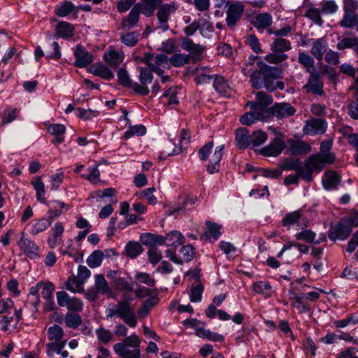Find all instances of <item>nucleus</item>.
<instances>
[{
    "instance_id": "nucleus-1",
    "label": "nucleus",
    "mask_w": 358,
    "mask_h": 358,
    "mask_svg": "<svg viewBox=\"0 0 358 358\" xmlns=\"http://www.w3.org/2000/svg\"><path fill=\"white\" fill-rule=\"evenodd\" d=\"M258 70L250 74V82L252 87L260 89L262 86L268 92H273L277 89L283 90L284 83L275 81L282 78V70L275 66H270L260 62L257 63Z\"/></svg>"
},
{
    "instance_id": "nucleus-2",
    "label": "nucleus",
    "mask_w": 358,
    "mask_h": 358,
    "mask_svg": "<svg viewBox=\"0 0 358 358\" xmlns=\"http://www.w3.org/2000/svg\"><path fill=\"white\" fill-rule=\"evenodd\" d=\"M292 48L291 43L283 38H275L271 44L272 52L268 54L264 59L271 64H277L285 61L287 55L284 52Z\"/></svg>"
},
{
    "instance_id": "nucleus-3",
    "label": "nucleus",
    "mask_w": 358,
    "mask_h": 358,
    "mask_svg": "<svg viewBox=\"0 0 358 358\" xmlns=\"http://www.w3.org/2000/svg\"><path fill=\"white\" fill-rule=\"evenodd\" d=\"M154 12V10L141 0L134 6L128 16L122 20L121 25L124 29H130L137 24L140 17V13L146 17H151L153 15Z\"/></svg>"
},
{
    "instance_id": "nucleus-4",
    "label": "nucleus",
    "mask_w": 358,
    "mask_h": 358,
    "mask_svg": "<svg viewBox=\"0 0 358 358\" xmlns=\"http://www.w3.org/2000/svg\"><path fill=\"white\" fill-rule=\"evenodd\" d=\"M133 300L131 297L124 296L123 300L118 302L115 305L118 317L122 319L129 327H134L137 324V319L135 315V311L131 306V301Z\"/></svg>"
},
{
    "instance_id": "nucleus-5",
    "label": "nucleus",
    "mask_w": 358,
    "mask_h": 358,
    "mask_svg": "<svg viewBox=\"0 0 358 358\" xmlns=\"http://www.w3.org/2000/svg\"><path fill=\"white\" fill-rule=\"evenodd\" d=\"M90 276V271L86 266L80 265L78 268V275H71L66 282V288L71 292H83V285Z\"/></svg>"
},
{
    "instance_id": "nucleus-6",
    "label": "nucleus",
    "mask_w": 358,
    "mask_h": 358,
    "mask_svg": "<svg viewBox=\"0 0 358 358\" xmlns=\"http://www.w3.org/2000/svg\"><path fill=\"white\" fill-rule=\"evenodd\" d=\"M141 340L136 335L133 334L125 338L123 343H118L113 347L114 351L120 356H131V353L139 350Z\"/></svg>"
},
{
    "instance_id": "nucleus-7",
    "label": "nucleus",
    "mask_w": 358,
    "mask_h": 358,
    "mask_svg": "<svg viewBox=\"0 0 358 358\" xmlns=\"http://www.w3.org/2000/svg\"><path fill=\"white\" fill-rule=\"evenodd\" d=\"M138 70L140 73L138 77L140 84L134 83L133 90L138 94L147 95L150 92L147 85L152 82L153 76L152 72L153 71L149 67H139Z\"/></svg>"
},
{
    "instance_id": "nucleus-8",
    "label": "nucleus",
    "mask_w": 358,
    "mask_h": 358,
    "mask_svg": "<svg viewBox=\"0 0 358 358\" xmlns=\"http://www.w3.org/2000/svg\"><path fill=\"white\" fill-rule=\"evenodd\" d=\"M296 112L293 106L287 103H278L274 104L272 107L265 110L266 119H270L275 116L278 119L285 118L292 116Z\"/></svg>"
},
{
    "instance_id": "nucleus-9",
    "label": "nucleus",
    "mask_w": 358,
    "mask_h": 358,
    "mask_svg": "<svg viewBox=\"0 0 358 358\" xmlns=\"http://www.w3.org/2000/svg\"><path fill=\"white\" fill-rule=\"evenodd\" d=\"M147 66L153 72H155L159 76H162L164 73V71L159 68L160 66L167 64L169 58L165 55L159 54L154 55L153 54L147 53L142 59Z\"/></svg>"
},
{
    "instance_id": "nucleus-10",
    "label": "nucleus",
    "mask_w": 358,
    "mask_h": 358,
    "mask_svg": "<svg viewBox=\"0 0 358 358\" xmlns=\"http://www.w3.org/2000/svg\"><path fill=\"white\" fill-rule=\"evenodd\" d=\"M347 220L343 218L335 226L330 228L329 232V238L330 240L335 241L338 239L345 240L351 234L352 229L348 224Z\"/></svg>"
},
{
    "instance_id": "nucleus-11",
    "label": "nucleus",
    "mask_w": 358,
    "mask_h": 358,
    "mask_svg": "<svg viewBox=\"0 0 358 358\" xmlns=\"http://www.w3.org/2000/svg\"><path fill=\"white\" fill-rule=\"evenodd\" d=\"M95 292H91V301L95 300L97 298V294H101L106 295L109 298H115V295L109 287V285L103 275L99 274L95 275L94 282Z\"/></svg>"
},
{
    "instance_id": "nucleus-12",
    "label": "nucleus",
    "mask_w": 358,
    "mask_h": 358,
    "mask_svg": "<svg viewBox=\"0 0 358 358\" xmlns=\"http://www.w3.org/2000/svg\"><path fill=\"white\" fill-rule=\"evenodd\" d=\"M177 8L178 5L175 3H165L159 7L157 13L159 29L163 31H166L169 29L168 24L169 18L170 15L176 10Z\"/></svg>"
},
{
    "instance_id": "nucleus-13",
    "label": "nucleus",
    "mask_w": 358,
    "mask_h": 358,
    "mask_svg": "<svg viewBox=\"0 0 358 358\" xmlns=\"http://www.w3.org/2000/svg\"><path fill=\"white\" fill-rule=\"evenodd\" d=\"M244 12V6L240 2H234L230 4L227 10V24L231 29H234L241 18Z\"/></svg>"
},
{
    "instance_id": "nucleus-14",
    "label": "nucleus",
    "mask_w": 358,
    "mask_h": 358,
    "mask_svg": "<svg viewBox=\"0 0 358 358\" xmlns=\"http://www.w3.org/2000/svg\"><path fill=\"white\" fill-rule=\"evenodd\" d=\"M307 71L309 72L310 75L308 79V83L305 85L303 88L308 93L322 95L324 94L323 83L320 79L319 73L310 69H307Z\"/></svg>"
},
{
    "instance_id": "nucleus-15",
    "label": "nucleus",
    "mask_w": 358,
    "mask_h": 358,
    "mask_svg": "<svg viewBox=\"0 0 358 358\" xmlns=\"http://www.w3.org/2000/svg\"><path fill=\"white\" fill-rule=\"evenodd\" d=\"M313 171H320V170L316 165V162L311 155L306 161L304 165H301L300 163L296 173L299 174V177L310 182L313 180L312 173Z\"/></svg>"
},
{
    "instance_id": "nucleus-16",
    "label": "nucleus",
    "mask_w": 358,
    "mask_h": 358,
    "mask_svg": "<svg viewBox=\"0 0 358 358\" xmlns=\"http://www.w3.org/2000/svg\"><path fill=\"white\" fill-rule=\"evenodd\" d=\"M327 126V122L323 119L312 118L306 122L303 131L306 134H324Z\"/></svg>"
},
{
    "instance_id": "nucleus-17",
    "label": "nucleus",
    "mask_w": 358,
    "mask_h": 358,
    "mask_svg": "<svg viewBox=\"0 0 358 358\" xmlns=\"http://www.w3.org/2000/svg\"><path fill=\"white\" fill-rule=\"evenodd\" d=\"M285 148V144L283 140L275 138L268 146L263 148L259 152L264 156L276 157L280 154Z\"/></svg>"
},
{
    "instance_id": "nucleus-18",
    "label": "nucleus",
    "mask_w": 358,
    "mask_h": 358,
    "mask_svg": "<svg viewBox=\"0 0 358 358\" xmlns=\"http://www.w3.org/2000/svg\"><path fill=\"white\" fill-rule=\"evenodd\" d=\"M18 246L28 257L34 259L38 256V247L34 241L22 236L18 242Z\"/></svg>"
},
{
    "instance_id": "nucleus-19",
    "label": "nucleus",
    "mask_w": 358,
    "mask_h": 358,
    "mask_svg": "<svg viewBox=\"0 0 358 358\" xmlns=\"http://www.w3.org/2000/svg\"><path fill=\"white\" fill-rule=\"evenodd\" d=\"M224 145L218 146L215 148L214 153L210 158L209 164L207 166V170L210 174L219 172L220 171V162L223 155Z\"/></svg>"
},
{
    "instance_id": "nucleus-20",
    "label": "nucleus",
    "mask_w": 358,
    "mask_h": 358,
    "mask_svg": "<svg viewBox=\"0 0 358 358\" xmlns=\"http://www.w3.org/2000/svg\"><path fill=\"white\" fill-rule=\"evenodd\" d=\"M76 62L74 65L80 68H87L90 65V55L86 49L81 45L76 46L74 51Z\"/></svg>"
},
{
    "instance_id": "nucleus-21",
    "label": "nucleus",
    "mask_w": 358,
    "mask_h": 358,
    "mask_svg": "<svg viewBox=\"0 0 358 358\" xmlns=\"http://www.w3.org/2000/svg\"><path fill=\"white\" fill-rule=\"evenodd\" d=\"M264 112L265 110L262 112L256 111L245 113L240 117V122L243 125L250 126L257 120L266 121L267 119Z\"/></svg>"
},
{
    "instance_id": "nucleus-22",
    "label": "nucleus",
    "mask_w": 358,
    "mask_h": 358,
    "mask_svg": "<svg viewBox=\"0 0 358 358\" xmlns=\"http://www.w3.org/2000/svg\"><path fill=\"white\" fill-rule=\"evenodd\" d=\"M184 242L185 237L180 231L176 230L172 231L164 237V245L165 244L168 247L176 248L183 244Z\"/></svg>"
},
{
    "instance_id": "nucleus-23",
    "label": "nucleus",
    "mask_w": 358,
    "mask_h": 358,
    "mask_svg": "<svg viewBox=\"0 0 358 358\" xmlns=\"http://www.w3.org/2000/svg\"><path fill=\"white\" fill-rule=\"evenodd\" d=\"M251 143V135L245 128H240L236 132V144L239 149H245Z\"/></svg>"
},
{
    "instance_id": "nucleus-24",
    "label": "nucleus",
    "mask_w": 358,
    "mask_h": 358,
    "mask_svg": "<svg viewBox=\"0 0 358 358\" xmlns=\"http://www.w3.org/2000/svg\"><path fill=\"white\" fill-rule=\"evenodd\" d=\"M213 87L221 96L227 97L231 96L232 90L223 77L215 76L213 81Z\"/></svg>"
},
{
    "instance_id": "nucleus-25",
    "label": "nucleus",
    "mask_w": 358,
    "mask_h": 358,
    "mask_svg": "<svg viewBox=\"0 0 358 358\" xmlns=\"http://www.w3.org/2000/svg\"><path fill=\"white\" fill-rule=\"evenodd\" d=\"M327 44L326 40L324 38H320L313 43L310 53L316 58L317 60L322 61L323 59V55L327 51Z\"/></svg>"
},
{
    "instance_id": "nucleus-26",
    "label": "nucleus",
    "mask_w": 358,
    "mask_h": 358,
    "mask_svg": "<svg viewBox=\"0 0 358 358\" xmlns=\"http://www.w3.org/2000/svg\"><path fill=\"white\" fill-rule=\"evenodd\" d=\"M141 243L150 248L157 247V245H164V236L150 233L142 234L140 236Z\"/></svg>"
},
{
    "instance_id": "nucleus-27",
    "label": "nucleus",
    "mask_w": 358,
    "mask_h": 358,
    "mask_svg": "<svg viewBox=\"0 0 358 358\" xmlns=\"http://www.w3.org/2000/svg\"><path fill=\"white\" fill-rule=\"evenodd\" d=\"M124 57L122 52L110 50L104 54L103 59L111 67H116L122 62Z\"/></svg>"
},
{
    "instance_id": "nucleus-28",
    "label": "nucleus",
    "mask_w": 358,
    "mask_h": 358,
    "mask_svg": "<svg viewBox=\"0 0 358 358\" xmlns=\"http://www.w3.org/2000/svg\"><path fill=\"white\" fill-rule=\"evenodd\" d=\"M91 73L107 80L114 78L112 71L107 66L101 63H96L92 66Z\"/></svg>"
},
{
    "instance_id": "nucleus-29",
    "label": "nucleus",
    "mask_w": 358,
    "mask_h": 358,
    "mask_svg": "<svg viewBox=\"0 0 358 358\" xmlns=\"http://www.w3.org/2000/svg\"><path fill=\"white\" fill-rule=\"evenodd\" d=\"M322 182L326 189H336L340 182V178L336 171H329L326 172Z\"/></svg>"
},
{
    "instance_id": "nucleus-30",
    "label": "nucleus",
    "mask_w": 358,
    "mask_h": 358,
    "mask_svg": "<svg viewBox=\"0 0 358 358\" xmlns=\"http://www.w3.org/2000/svg\"><path fill=\"white\" fill-rule=\"evenodd\" d=\"M56 35L61 38H70L73 36L74 27L66 22H59L55 27Z\"/></svg>"
},
{
    "instance_id": "nucleus-31",
    "label": "nucleus",
    "mask_w": 358,
    "mask_h": 358,
    "mask_svg": "<svg viewBox=\"0 0 358 358\" xmlns=\"http://www.w3.org/2000/svg\"><path fill=\"white\" fill-rule=\"evenodd\" d=\"M181 46L185 50L196 55H201L204 50L203 46L194 43L189 38H183L182 39Z\"/></svg>"
},
{
    "instance_id": "nucleus-32",
    "label": "nucleus",
    "mask_w": 358,
    "mask_h": 358,
    "mask_svg": "<svg viewBox=\"0 0 358 358\" xmlns=\"http://www.w3.org/2000/svg\"><path fill=\"white\" fill-rule=\"evenodd\" d=\"M312 157L320 171L325 166L326 164H331L336 159L334 154L331 152L313 155Z\"/></svg>"
},
{
    "instance_id": "nucleus-33",
    "label": "nucleus",
    "mask_w": 358,
    "mask_h": 358,
    "mask_svg": "<svg viewBox=\"0 0 358 358\" xmlns=\"http://www.w3.org/2000/svg\"><path fill=\"white\" fill-rule=\"evenodd\" d=\"M272 24V17L267 13L257 15L254 21L253 25L257 29H266Z\"/></svg>"
},
{
    "instance_id": "nucleus-34",
    "label": "nucleus",
    "mask_w": 358,
    "mask_h": 358,
    "mask_svg": "<svg viewBox=\"0 0 358 358\" xmlns=\"http://www.w3.org/2000/svg\"><path fill=\"white\" fill-rule=\"evenodd\" d=\"M290 150L293 155H306L310 151V146L303 141H292Z\"/></svg>"
},
{
    "instance_id": "nucleus-35",
    "label": "nucleus",
    "mask_w": 358,
    "mask_h": 358,
    "mask_svg": "<svg viewBox=\"0 0 358 358\" xmlns=\"http://www.w3.org/2000/svg\"><path fill=\"white\" fill-rule=\"evenodd\" d=\"M296 238L297 240L304 241L308 243L319 244L322 241L326 240L325 236L320 238V240L315 241L316 234L311 230H304L296 234Z\"/></svg>"
},
{
    "instance_id": "nucleus-36",
    "label": "nucleus",
    "mask_w": 358,
    "mask_h": 358,
    "mask_svg": "<svg viewBox=\"0 0 358 358\" xmlns=\"http://www.w3.org/2000/svg\"><path fill=\"white\" fill-rule=\"evenodd\" d=\"M303 216L302 210H297L285 214L282 220V225L285 227H289L298 222L299 219Z\"/></svg>"
},
{
    "instance_id": "nucleus-37",
    "label": "nucleus",
    "mask_w": 358,
    "mask_h": 358,
    "mask_svg": "<svg viewBox=\"0 0 358 358\" xmlns=\"http://www.w3.org/2000/svg\"><path fill=\"white\" fill-rule=\"evenodd\" d=\"M51 203L53 206H52L48 211V218L50 221L52 222L54 219L62 215V209L65 207L68 208V206L65 203L59 201H53Z\"/></svg>"
},
{
    "instance_id": "nucleus-38",
    "label": "nucleus",
    "mask_w": 358,
    "mask_h": 358,
    "mask_svg": "<svg viewBox=\"0 0 358 358\" xmlns=\"http://www.w3.org/2000/svg\"><path fill=\"white\" fill-rule=\"evenodd\" d=\"M31 184L36 192V197L38 201L41 203H45L46 201V199L44 196L45 185L41 180V178L40 176L36 177L31 181Z\"/></svg>"
},
{
    "instance_id": "nucleus-39",
    "label": "nucleus",
    "mask_w": 358,
    "mask_h": 358,
    "mask_svg": "<svg viewBox=\"0 0 358 358\" xmlns=\"http://www.w3.org/2000/svg\"><path fill=\"white\" fill-rule=\"evenodd\" d=\"M143 251V247L137 242L129 241L125 247V254L131 258H135Z\"/></svg>"
},
{
    "instance_id": "nucleus-40",
    "label": "nucleus",
    "mask_w": 358,
    "mask_h": 358,
    "mask_svg": "<svg viewBox=\"0 0 358 358\" xmlns=\"http://www.w3.org/2000/svg\"><path fill=\"white\" fill-rule=\"evenodd\" d=\"M159 302V299L157 296H152L147 299L138 310V314L141 317H145L150 310L157 305Z\"/></svg>"
},
{
    "instance_id": "nucleus-41",
    "label": "nucleus",
    "mask_w": 358,
    "mask_h": 358,
    "mask_svg": "<svg viewBox=\"0 0 358 358\" xmlns=\"http://www.w3.org/2000/svg\"><path fill=\"white\" fill-rule=\"evenodd\" d=\"M199 31L200 34L204 37H208L209 34L214 31L213 24L205 18H199L198 20Z\"/></svg>"
},
{
    "instance_id": "nucleus-42",
    "label": "nucleus",
    "mask_w": 358,
    "mask_h": 358,
    "mask_svg": "<svg viewBox=\"0 0 358 358\" xmlns=\"http://www.w3.org/2000/svg\"><path fill=\"white\" fill-rule=\"evenodd\" d=\"M190 57L181 53H175L169 59L170 63L175 67L182 66L189 62Z\"/></svg>"
},
{
    "instance_id": "nucleus-43",
    "label": "nucleus",
    "mask_w": 358,
    "mask_h": 358,
    "mask_svg": "<svg viewBox=\"0 0 358 358\" xmlns=\"http://www.w3.org/2000/svg\"><path fill=\"white\" fill-rule=\"evenodd\" d=\"M74 9V6L71 1H65L55 8V14L59 17H65L69 15Z\"/></svg>"
},
{
    "instance_id": "nucleus-44",
    "label": "nucleus",
    "mask_w": 358,
    "mask_h": 358,
    "mask_svg": "<svg viewBox=\"0 0 358 358\" xmlns=\"http://www.w3.org/2000/svg\"><path fill=\"white\" fill-rule=\"evenodd\" d=\"M358 45V37L343 38L337 43V48L340 50L346 48H352Z\"/></svg>"
},
{
    "instance_id": "nucleus-45",
    "label": "nucleus",
    "mask_w": 358,
    "mask_h": 358,
    "mask_svg": "<svg viewBox=\"0 0 358 358\" xmlns=\"http://www.w3.org/2000/svg\"><path fill=\"white\" fill-rule=\"evenodd\" d=\"M48 334L50 340L58 342L63 337V330L61 327L55 324L48 329Z\"/></svg>"
},
{
    "instance_id": "nucleus-46",
    "label": "nucleus",
    "mask_w": 358,
    "mask_h": 358,
    "mask_svg": "<svg viewBox=\"0 0 358 358\" xmlns=\"http://www.w3.org/2000/svg\"><path fill=\"white\" fill-rule=\"evenodd\" d=\"M138 41V34L136 32H128L121 36V41L128 45L134 46Z\"/></svg>"
},
{
    "instance_id": "nucleus-47",
    "label": "nucleus",
    "mask_w": 358,
    "mask_h": 358,
    "mask_svg": "<svg viewBox=\"0 0 358 358\" xmlns=\"http://www.w3.org/2000/svg\"><path fill=\"white\" fill-rule=\"evenodd\" d=\"M118 81L120 85L133 89L134 83L131 82L127 71L121 69L117 73Z\"/></svg>"
},
{
    "instance_id": "nucleus-48",
    "label": "nucleus",
    "mask_w": 358,
    "mask_h": 358,
    "mask_svg": "<svg viewBox=\"0 0 358 358\" xmlns=\"http://www.w3.org/2000/svg\"><path fill=\"white\" fill-rule=\"evenodd\" d=\"M148 255L149 262L154 265L159 262L162 258V254L157 247L150 248L148 252Z\"/></svg>"
},
{
    "instance_id": "nucleus-49",
    "label": "nucleus",
    "mask_w": 358,
    "mask_h": 358,
    "mask_svg": "<svg viewBox=\"0 0 358 358\" xmlns=\"http://www.w3.org/2000/svg\"><path fill=\"white\" fill-rule=\"evenodd\" d=\"M357 15L355 13L345 12L343 20L340 22V24L343 27L350 28L355 25Z\"/></svg>"
},
{
    "instance_id": "nucleus-50",
    "label": "nucleus",
    "mask_w": 358,
    "mask_h": 358,
    "mask_svg": "<svg viewBox=\"0 0 358 358\" xmlns=\"http://www.w3.org/2000/svg\"><path fill=\"white\" fill-rule=\"evenodd\" d=\"M113 286L115 289L119 291H133V287L129 284V282L122 278H115L113 280Z\"/></svg>"
},
{
    "instance_id": "nucleus-51",
    "label": "nucleus",
    "mask_w": 358,
    "mask_h": 358,
    "mask_svg": "<svg viewBox=\"0 0 358 358\" xmlns=\"http://www.w3.org/2000/svg\"><path fill=\"white\" fill-rule=\"evenodd\" d=\"M266 138L267 135L266 133L262 131H256L251 136V144L253 146L260 145L265 142Z\"/></svg>"
},
{
    "instance_id": "nucleus-52",
    "label": "nucleus",
    "mask_w": 358,
    "mask_h": 358,
    "mask_svg": "<svg viewBox=\"0 0 358 358\" xmlns=\"http://www.w3.org/2000/svg\"><path fill=\"white\" fill-rule=\"evenodd\" d=\"M203 291V287L201 284L192 285L191 287L190 301L192 302L200 301L201 294Z\"/></svg>"
},
{
    "instance_id": "nucleus-53",
    "label": "nucleus",
    "mask_w": 358,
    "mask_h": 358,
    "mask_svg": "<svg viewBox=\"0 0 358 358\" xmlns=\"http://www.w3.org/2000/svg\"><path fill=\"white\" fill-rule=\"evenodd\" d=\"M66 325L71 328H76L81 324V318L76 314H67L64 319Z\"/></svg>"
},
{
    "instance_id": "nucleus-54",
    "label": "nucleus",
    "mask_w": 358,
    "mask_h": 358,
    "mask_svg": "<svg viewBox=\"0 0 358 358\" xmlns=\"http://www.w3.org/2000/svg\"><path fill=\"white\" fill-rule=\"evenodd\" d=\"M257 101L261 107L267 108L266 106L273 102L272 96L264 92H259L256 95Z\"/></svg>"
},
{
    "instance_id": "nucleus-55",
    "label": "nucleus",
    "mask_w": 358,
    "mask_h": 358,
    "mask_svg": "<svg viewBox=\"0 0 358 358\" xmlns=\"http://www.w3.org/2000/svg\"><path fill=\"white\" fill-rule=\"evenodd\" d=\"M51 224L52 221H50L48 217L47 220L42 219L34 225L32 233L35 235L38 234V233L48 229Z\"/></svg>"
},
{
    "instance_id": "nucleus-56",
    "label": "nucleus",
    "mask_w": 358,
    "mask_h": 358,
    "mask_svg": "<svg viewBox=\"0 0 358 358\" xmlns=\"http://www.w3.org/2000/svg\"><path fill=\"white\" fill-rule=\"evenodd\" d=\"M197 76L194 78V80L197 85L209 83L212 79H214L212 75L206 73L203 70L196 69Z\"/></svg>"
},
{
    "instance_id": "nucleus-57",
    "label": "nucleus",
    "mask_w": 358,
    "mask_h": 358,
    "mask_svg": "<svg viewBox=\"0 0 358 358\" xmlns=\"http://www.w3.org/2000/svg\"><path fill=\"white\" fill-rule=\"evenodd\" d=\"M293 295V299H294L293 306L299 309L300 312H308L310 310L308 305L302 301V299H305L304 296H298L294 294Z\"/></svg>"
},
{
    "instance_id": "nucleus-58",
    "label": "nucleus",
    "mask_w": 358,
    "mask_h": 358,
    "mask_svg": "<svg viewBox=\"0 0 358 358\" xmlns=\"http://www.w3.org/2000/svg\"><path fill=\"white\" fill-rule=\"evenodd\" d=\"M145 132L146 129L143 125H136L130 127L129 130L124 134V137L129 138L133 135L143 136Z\"/></svg>"
},
{
    "instance_id": "nucleus-59",
    "label": "nucleus",
    "mask_w": 358,
    "mask_h": 358,
    "mask_svg": "<svg viewBox=\"0 0 358 358\" xmlns=\"http://www.w3.org/2000/svg\"><path fill=\"white\" fill-rule=\"evenodd\" d=\"M103 259V252L101 250H94L91 253V268L99 266Z\"/></svg>"
},
{
    "instance_id": "nucleus-60",
    "label": "nucleus",
    "mask_w": 358,
    "mask_h": 358,
    "mask_svg": "<svg viewBox=\"0 0 358 358\" xmlns=\"http://www.w3.org/2000/svg\"><path fill=\"white\" fill-rule=\"evenodd\" d=\"M42 292L41 294L43 297L46 299H50L52 297L53 292L55 290V286L54 285L50 282H45L42 284Z\"/></svg>"
},
{
    "instance_id": "nucleus-61",
    "label": "nucleus",
    "mask_w": 358,
    "mask_h": 358,
    "mask_svg": "<svg viewBox=\"0 0 358 358\" xmlns=\"http://www.w3.org/2000/svg\"><path fill=\"white\" fill-rule=\"evenodd\" d=\"M306 16L312 20L315 23L322 25L323 23L322 19L318 9L315 8H310L306 13Z\"/></svg>"
},
{
    "instance_id": "nucleus-62",
    "label": "nucleus",
    "mask_w": 358,
    "mask_h": 358,
    "mask_svg": "<svg viewBox=\"0 0 358 358\" xmlns=\"http://www.w3.org/2000/svg\"><path fill=\"white\" fill-rule=\"evenodd\" d=\"M299 62L304 67L307 68V69H310L314 65V60L311 56L309 55L301 52L299 54Z\"/></svg>"
},
{
    "instance_id": "nucleus-63",
    "label": "nucleus",
    "mask_w": 358,
    "mask_h": 358,
    "mask_svg": "<svg viewBox=\"0 0 358 358\" xmlns=\"http://www.w3.org/2000/svg\"><path fill=\"white\" fill-rule=\"evenodd\" d=\"M178 91L176 87H170L164 93L163 96L168 99V104H177L178 103L176 95Z\"/></svg>"
},
{
    "instance_id": "nucleus-64",
    "label": "nucleus",
    "mask_w": 358,
    "mask_h": 358,
    "mask_svg": "<svg viewBox=\"0 0 358 358\" xmlns=\"http://www.w3.org/2000/svg\"><path fill=\"white\" fill-rule=\"evenodd\" d=\"M340 54L333 50H329L324 56L325 61L331 65H337L339 63Z\"/></svg>"
}]
</instances>
